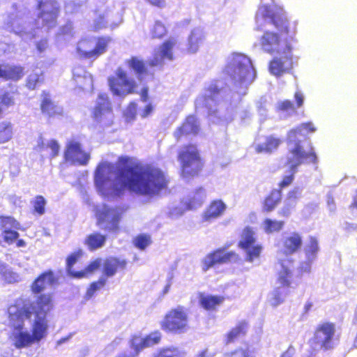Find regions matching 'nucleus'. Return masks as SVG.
<instances>
[{
  "mask_svg": "<svg viewBox=\"0 0 357 357\" xmlns=\"http://www.w3.org/2000/svg\"><path fill=\"white\" fill-rule=\"evenodd\" d=\"M327 206L331 213H335L336 211V204L333 197L331 194L327 195Z\"/></svg>",
  "mask_w": 357,
  "mask_h": 357,
  "instance_id": "62",
  "label": "nucleus"
},
{
  "mask_svg": "<svg viewBox=\"0 0 357 357\" xmlns=\"http://www.w3.org/2000/svg\"><path fill=\"white\" fill-rule=\"evenodd\" d=\"M38 11L35 24L27 21L28 9L22 4H13L4 18L3 28L19 36L24 41L31 40L39 35L40 29L45 31L54 27L60 13V4L56 0H35Z\"/></svg>",
  "mask_w": 357,
  "mask_h": 357,
  "instance_id": "4",
  "label": "nucleus"
},
{
  "mask_svg": "<svg viewBox=\"0 0 357 357\" xmlns=\"http://www.w3.org/2000/svg\"><path fill=\"white\" fill-rule=\"evenodd\" d=\"M82 6L80 1H68L66 2L64 10L66 13L73 14L79 12Z\"/></svg>",
  "mask_w": 357,
  "mask_h": 357,
  "instance_id": "50",
  "label": "nucleus"
},
{
  "mask_svg": "<svg viewBox=\"0 0 357 357\" xmlns=\"http://www.w3.org/2000/svg\"><path fill=\"white\" fill-rule=\"evenodd\" d=\"M260 46L264 52L280 54L270 63L269 70L271 74L280 76L292 68L291 46L288 39L282 43L277 33L266 31L260 38Z\"/></svg>",
  "mask_w": 357,
  "mask_h": 357,
  "instance_id": "6",
  "label": "nucleus"
},
{
  "mask_svg": "<svg viewBox=\"0 0 357 357\" xmlns=\"http://www.w3.org/2000/svg\"><path fill=\"white\" fill-rule=\"evenodd\" d=\"M315 347L324 351L331 350L338 344L335 335V326L333 323L324 322L318 325L313 338Z\"/></svg>",
  "mask_w": 357,
  "mask_h": 357,
  "instance_id": "11",
  "label": "nucleus"
},
{
  "mask_svg": "<svg viewBox=\"0 0 357 357\" xmlns=\"http://www.w3.org/2000/svg\"><path fill=\"white\" fill-rule=\"evenodd\" d=\"M199 129V123L193 115L188 116L183 125L175 132L174 136L178 139L183 135L197 134Z\"/></svg>",
  "mask_w": 357,
  "mask_h": 357,
  "instance_id": "23",
  "label": "nucleus"
},
{
  "mask_svg": "<svg viewBox=\"0 0 357 357\" xmlns=\"http://www.w3.org/2000/svg\"><path fill=\"white\" fill-rule=\"evenodd\" d=\"M153 357H184V353L177 347H170L157 351Z\"/></svg>",
  "mask_w": 357,
  "mask_h": 357,
  "instance_id": "39",
  "label": "nucleus"
},
{
  "mask_svg": "<svg viewBox=\"0 0 357 357\" xmlns=\"http://www.w3.org/2000/svg\"><path fill=\"white\" fill-rule=\"evenodd\" d=\"M283 221L273 220L271 219H266L263 223L264 230L267 234H271L280 231L284 227Z\"/></svg>",
  "mask_w": 357,
  "mask_h": 357,
  "instance_id": "43",
  "label": "nucleus"
},
{
  "mask_svg": "<svg viewBox=\"0 0 357 357\" xmlns=\"http://www.w3.org/2000/svg\"><path fill=\"white\" fill-rule=\"evenodd\" d=\"M185 210L182 207H174L170 209L169 216L172 218H176L184 213Z\"/></svg>",
  "mask_w": 357,
  "mask_h": 357,
  "instance_id": "61",
  "label": "nucleus"
},
{
  "mask_svg": "<svg viewBox=\"0 0 357 357\" xmlns=\"http://www.w3.org/2000/svg\"><path fill=\"white\" fill-rule=\"evenodd\" d=\"M38 147L40 150H43L46 148H50L52 151L51 155L52 158L56 156L59 151V145L56 141L51 139L45 144L42 137H39L38 140Z\"/></svg>",
  "mask_w": 357,
  "mask_h": 357,
  "instance_id": "44",
  "label": "nucleus"
},
{
  "mask_svg": "<svg viewBox=\"0 0 357 357\" xmlns=\"http://www.w3.org/2000/svg\"><path fill=\"white\" fill-rule=\"evenodd\" d=\"M176 42V39L174 38H171L164 42L157 50H155L153 57L149 61V65L151 67H156L163 65L165 61H172L174 59L172 49Z\"/></svg>",
  "mask_w": 357,
  "mask_h": 357,
  "instance_id": "18",
  "label": "nucleus"
},
{
  "mask_svg": "<svg viewBox=\"0 0 357 357\" xmlns=\"http://www.w3.org/2000/svg\"><path fill=\"white\" fill-rule=\"evenodd\" d=\"M110 41L109 37L82 39L77 44V50L79 54L85 59H96L106 52Z\"/></svg>",
  "mask_w": 357,
  "mask_h": 357,
  "instance_id": "10",
  "label": "nucleus"
},
{
  "mask_svg": "<svg viewBox=\"0 0 357 357\" xmlns=\"http://www.w3.org/2000/svg\"><path fill=\"white\" fill-rule=\"evenodd\" d=\"M302 243V237L296 232L284 234L282 238V248L286 255L296 252L301 248Z\"/></svg>",
  "mask_w": 357,
  "mask_h": 357,
  "instance_id": "20",
  "label": "nucleus"
},
{
  "mask_svg": "<svg viewBox=\"0 0 357 357\" xmlns=\"http://www.w3.org/2000/svg\"><path fill=\"white\" fill-rule=\"evenodd\" d=\"M289 293V289L287 287L277 285L268 294V302L273 307H277L284 301Z\"/></svg>",
  "mask_w": 357,
  "mask_h": 357,
  "instance_id": "33",
  "label": "nucleus"
},
{
  "mask_svg": "<svg viewBox=\"0 0 357 357\" xmlns=\"http://www.w3.org/2000/svg\"><path fill=\"white\" fill-rule=\"evenodd\" d=\"M107 22L105 21L104 17L99 16L94 20V29L96 30L101 29L106 26Z\"/></svg>",
  "mask_w": 357,
  "mask_h": 357,
  "instance_id": "64",
  "label": "nucleus"
},
{
  "mask_svg": "<svg viewBox=\"0 0 357 357\" xmlns=\"http://www.w3.org/2000/svg\"><path fill=\"white\" fill-rule=\"evenodd\" d=\"M226 209L225 204L221 200L213 202L205 213L204 218L209 220L220 216Z\"/></svg>",
  "mask_w": 357,
  "mask_h": 357,
  "instance_id": "35",
  "label": "nucleus"
},
{
  "mask_svg": "<svg viewBox=\"0 0 357 357\" xmlns=\"http://www.w3.org/2000/svg\"><path fill=\"white\" fill-rule=\"evenodd\" d=\"M302 193V188L299 187L294 188L288 193L287 200L295 204L296 200L299 198Z\"/></svg>",
  "mask_w": 357,
  "mask_h": 357,
  "instance_id": "57",
  "label": "nucleus"
},
{
  "mask_svg": "<svg viewBox=\"0 0 357 357\" xmlns=\"http://www.w3.org/2000/svg\"><path fill=\"white\" fill-rule=\"evenodd\" d=\"M40 109L42 113L49 117L62 116L63 112V107L53 102L50 93L46 91L42 93Z\"/></svg>",
  "mask_w": 357,
  "mask_h": 357,
  "instance_id": "21",
  "label": "nucleus"
},
{
  "mask_svg": "<svg viewBox=\"0 0 357 357\" xmlns=\"http://www.w3.org/2000/svg\"><path fill=\"white\" fill-rule=\"evenodd\" d=\"M13 136L12 125L8 121L0 123V144L8 142Z\"/></svg>",
  "mask_w": 357,
  "mask_h": 357,
  "instance_id": "42",
  "label": "nucleus"
},
{
  "mask_svg": "<svg viewBox=\"0 0 357 357\" xmlns=\"http://www.w3.org/2000/svg\"><path fill=\"white\" fill-rule=\"evenodd\" d=\"M46 203L47 202L43 196H36L34 200L32 202L34 211L39 215H43L45 212Z\"/></svg>",
  "mask_w": 357,
  "mask_h": 357,
  "instance_id": "47",
  "label": "nucleus"
},
{
  "mask_svg": "<svg viewBox=\"0 0 357 357\" xmlns=\"http://www.w3.org/2000/svg\"><path fill=\"white\" fill-rule=\"evenodd\" d=\"M204 39V31L201 28H195L192 30L188 39V52L190 54L196 53Z\"/></svg>",
  "mask_w": 357,
  "mask_h": 357,
  "instance_id": "28",
  "label": "nucleus"
},
{
  "mask_svg": "<svg viewBox=\"0 0 357 357\" xmlns=\"http://www.w3.org/2000/svg\"><path fill=\"white\" fill-rule=\"evenodd\" d=\"M178 160L181 165L182 176L185 178L197 175L202 167L198 151L192 145L183 147L181 150Z\"/></svg>",
  "mask_w": 357,
  "mask_h": 357,
  "instance_id": "8",
  "label": "nucleus"
},
{
  "mask_svg": "<svg viewBox=\"0 0 357 357\" xmlns=\"http://www.w3.org/2000/svg\"><path fill=\"white\" fill-rule=\"evenodd\" d=\"M93 118L102 126H109L111 124L112 112L107 94L100 93L98 95L96 105L93 112Z\"/></svg>",
  "mask_w": 357,
  "mask_h": 357,
  "instance_id": "16",
  "label": "nucleus"
},
{
  "mask_svg": "<svg viewBox=\"0 0 357 357\" xmlns=\"http://www.w3.org/2000/svg\"><path fill=\"white\" fill-rule=\"evenodd\" d=\"M51 307L49 295H41L33 305L18 299L8 307L9 323L13 328L10 339L17 349L29 347L45 336L47 330L46 316Z\"/></svg>",
  "mask_w": 357,
  "mask_h": 357,
  "instance_id": "3",
  "label": "nucleus"
},
{
  "mask_svg": "<svg viewBox=\"0 0 357 357\" xmlns=\"http://www.w3.org/2000/svg\"><path fill=\"white\" fill-rule=\"evenodd\" d=\"M137 112V104L135 102H131L128 105L125 115L128 120H132L134 119L135 114Z\"/></svg>",
  "mask_w": 357,
  "mask_h": 357,
  "instance_id": "59",
  "label": "nucleus"
},
{
  "mask_svg": "<svg viewBox=\"0 0 357 357\" xmlns=\"http://www.w3.org/2000/svg\"><path fill=\"white\" fill-rule=\"evenodd\" d=\"M129 158L121 156L119 165L102 162L95 172L98 191L108 199L122 196L126 190L140 195L153 196L167 187L164 173L150 166L130 165Z\"/></svg>",
  "mask_w": 357,
  "mask_h": 357,
  "instance_id": "1",
  "label": "nucleus"
},
{
  "mask_svg": "<svg viewBox=\"0 0 357 357\" xmlns=\"http://www.w3.org/2000/svg\"><path fill=\"white\" fill-rule=\"evenodd\" d=\"M43 81V73L40 70L34 72L27 77L26 86L30 89H34Z\"/></svg>",
  "mask_w": 357,
  "mask_h": 357,
  "instance_id": "46",
  "label": "nucleus"
},
{
  "mask_svg": "<svg viewBox=\"0 0 357 357\" xmlns=\"http://www.w3.org/2000/svg\"><path fill=\"white\" fill-rule=\"evenodd\" d=\"M0 227L3 230L20 229V224L12 217L1 216L0 217Z\"/></svg>",
  "mask_w": 357,
  "mask_h": 357,
  "instance_id": "45",
  "label": "nucleus"
},
{
  "mask_svg": "<svg viewBox=\"0 0 357 357\" xmlns=\"http://www.w3.org/2000/svg\"><path fill=\"white\" fill-rule=\"evenodd\" d=\"M268 102L266 98V97H261L259 100L257 102V108L258 110V112L261 116H266L267 113V106H268Z\"/></svg>",
  "mask_w": 357,
  "mask_h": 357,
  "instance_id": "55",
  "label": "nucleus"
},
{
  "mask_svg": "<svg viewBox=\"0 0 357 357\" xmlns=\"http://www.w3.org/2000/svg\"><path fill=\"white\" fill-rule=\"evenodd\" d=\"M205 198V190L203 188H199L185 198L183 202L186 206L187 209H193L200 206L204 202Z\"/></svg>",
  "mask_w": 357,
  "mask_h": 357,
  "instance_id": "25",
  "label": "nucleus"
},
{
  "mask_svg": "<svg viewBox=\"0 0 357 357\" xmlns=\"http://www.w3.org/2000/svg\"><path fill=\"white\" fill-rule=\"evenodd\" d=\"M280 266L277 285L286 287L289 289L292 278V262L289 260H280Z\"/></svg>",
  "mask_w": 357,
  "mask_h": 357,
  "instance_id": "22",
  "label": "nucleus"
},
{
  "mask_svg": "<svg viewBox=\"0 0 357 357\" xmlns=\"http://www.w3.org/2000/svg\"><path fill=\"white\" fill-rule=\"evenodd\" d=\"M123 211L119 208H110L103 205L97 211L99 226L109 232H116L119 229V222Z\"/></svg>",
  "mask_w": 357,
  "mask_h": 357,
  "instance_id": "12",
  "label": "nucleus"
},
{
  "mask_svg": "<svg viewBox=\"0 0 357 357\" xmlns=\"http://www.w3.org/2000/svg\"><path fill=\"white\" fill-rule=\"evenodd\" d=\"M295 204L289 202V200H286L284 206L279 211V214L284 217H289L291 213L292 209L294 208Z\"/></svg>",
  "mask_w": 357,
  "mask_h": 357,
  "instance_id": "56",
  "label": "nucleus"
},
{
  "mask_svg": "<svg viewBox=\"0 0 357 357\" xmlns=\"http://www.w3.org/2000/svg\"><path fill=\"white\" fill-rule=\"evenodd\" d=\"M249 328L248 322L245 320L239 321L226 336V343L234 342L239 337L244 336Z\"/></svg>",
  "mask_w": 357,
  "mask_h": 357,
  "instance_id": "30",
  "label": "nucleus"
},
{
  "mask_svg": "<svg viewBox=\"0 0 357 357\" xmlns=\"http://www.w3.org/2000/svg\"><path fill=\"white\" fill-rule=\"evenodd\" d=\"M276 108L278 110L287 112H294L295 111L294 104L290 100H287L278 102Z\"/></svg>",
  "mask_w": 357,
  "mask_h": 357,
  "instance_id": "54",
  "label": "nucleus"
},
{
  "mask_svg": "<svg viewBox=\"0 0 357 357\" xmlns=\"http://www.w3.org/2000/svg\"><path fill=\"white\" fill-rule=\"evenodd\" d=\"M316 128L310 122L304 123L296 128L291 130L288 134L287 165H289L291 174L285 176L280 183V188L290 185L294 180V174L297 168L302 164L318 162V158L312 149L306 151L303 149L302 142L305 139L307 132H314Z\"/></svg>",
  "mask_w": 357,
  "mask_h": 357,
  "instance_id": "5",
  "label": "nucleus"
},
{
  "mask_svg": "<svg viewBox=\"0 0 357 357\" xmlns=\"http://www.w3.org/2000/svg\"><path fill=\"white\" fill-rule=\"evenodd\" d=\"M256 241L255 232L249 227H245L241 234L239 241V247L245 252V259L248 262H253L259 259L262 250V247L259 244H255Z\"/></svg>",
  "mask_w": 357,
  "mask_h": 357,
  "instance_id": "14",
  "label": "nucleus"
},
{
  "mask_svg": "<svg viewBox=\"0 0 357 357\" xmlns=\"http://www.w3.org/2000/svg\"><path fill=\"white\" fill-rule=\"evenodd\" d=\"M160 339L161 333L159 331L151 333L145 337L134 335L129 342L132 351H123L116 357H137L144 349L159 343Z\"/></svg>",
  "mask_w": 357,
  "mask_h": 357,
  "instance_id": "13",
  "label": "nucleus"
},
{
  "mask_svg": "<svg viewBox=\"0 0 357 357\" xmlns=\"http://www.w3.org/2000/svg\"><path fill=\"white\" fill-rule=\"evenodd\" d=\"M225 72L229 77L234 91L231 92L222 81L213 80L205 86L202 95L197 98L195 106L206 108L209 116L228 121L231 118L233 106L247 93L256 71L249 57L234 54L228 58Z\"/></svg>",
  "mask_w": 357,
  "mask_h": 357,
  "instance_id": "2",
  "label": "nucleus"
},
{
  "mask_svg": "<svg viewBox=\"0 0 357 357\" xmlns=\"http://www.w3.org/2000/svg\"><path fill=\"white\" fill-rule=\"evenodd\" d=\"M64 157L68 162L73 165H86L90 154L85 152L79 142L72 140L66 145Z\"/></svg>",
  "mask_w": 357,
  "mask_h": 357,
  "instance_id": "17",
  "label": "nucleus"
},
{
  "mask_svg": "<svg viewBox=\"0 0 357 357\" xmlns=\"http://www.w3.org/2000/svg\"><path fill=\"white\" fill-rule=\"evenodd\" d=\"M55 281L56 280L52 271L45 272L35 280L31 286L32 291L35 294L40 293L44 289L51 287Z\"/></svg>",
  "mask_w": 357,
  "mask_h": 357,
  "instance_id": "24",
  "label": "nucleus"
},
{
  "mask_svg": "<svg viewBox=\"0 0 357 357\" xmlns=\"http://www.w3.org/2000/svg\"><path fill=\"white\" fill-rule=\"evenodd\" d=\"M280 143L279 139L271 136L268 137L264 142L257 144L255 149L259 153H271L278 149Z\"/></svg>",
  "mask_w": 357,
  "mask_h": 357,
  "instance_id": "36",
  "label": "nucleus"
},
{
  "mask_svg": "<svg viewBox=\"0 0 357 357\" xmlns=\"http://www.w3.org/2000/svg\"><path fill=\"white\" fill-rule=\"evenodd\" d=\"M281 197V191L280 190H273L265 199L264 209L268 212L273 211L280 203Z\"/></svg>",
  "mask_w": 357,
  "mask_h": 357,
  "instance_id": "37",
  "label": "nucleus"
},
{
  "mask_svg": "<svg viewBox=\"0 0 357 357\" xmlns=\"http://www.w3.org/2000/svg\"><path fill=\"white\" fill-rule=\"evenodd\" d=\"M224 301V297L200 293L199 302L200 305L206 310H215Z\"/></svg>",
  "mask_w": 357,
  "mask_h": 357,
  "instance_id": "26",
  "label": "nucleus"
},
{
  "mask_svg": "<svg viewBox=\"0 0 357 357\" xmlns=\"http://www.w3.org/2000/svg\"><path fill=\"white\" fill-rule=\"evenodd\" d=\"M255 20L257 29L263 30L266 25H273L281 32L289 33L287 16L283 9L276 5L267 3L259 6Z\"/></svg>",
  "mask_w": 357,
  "mask_h": 357,
  "instance_id": "7",
  "label": "nucleus"
},
{
  "mask_svg": "<svg viewBox=\"0 0 357 357\" xmlns=\"http://www.w3.org/2000/svg\"><path fill=\"white\" fill-rule=\"evenodd\" d=\"M78 259L77 254H72L70 255L66 260V266H67V272L68 275L76 278H82L85 277L84 271H74L73 270V265L76 263Z\"/></svg>",
  "mask_w": 357,
  "mask_h": 357,
  "instance_id": "41",
  "label": "nucleus"
},
{
  "mask_svg": "<svg viewBox=\"0 0 357 357\" xmlns=\"http://www.w3.org/2000/svg\"><path fill=\"white\" fill-rule=\"evenodd\" d=\"M101 262L102 260L100 259H97L89 264L87 267L82 271L85 272V277L88 273H91L94 271L97 270L101 266Z\"/></svg>",
  "mask_w": 357,
  "mask_h": 357,
  "instance_id": "58",
  "label": "nucleus"
},
{
  "mask_svg": "<svg viewBox=\"0 0 357 357\" xmlns=\"http://www.w3.org/2000/svg\"><path fill=\"white\" fill-rule=\"evenodd\" d=\"M162 328L174 334H181L188 331V316L183 307L178 306L171 310L161 324Z\"/></svg>",
  "mask_w": 357,
  "mask_h": 357,
  "instance_id": "9",
  "label": "nucleus"
},
{
  "mask_svg": "<svg viewBox=\"0 0 357 357\" xmlns=\"http://www.w3.org/2000/svg\"><path fill=\"white\" fill-rule=\"evenodd\" d=\"M24 75V69L21 66H0V77L5 79L18 80Z\"/></svg>",
  "mask_w": 357,
  "mask_h": 357,
  "instance_id": "32",
  "label": "nucleus"
},
{
  "mask_svg": "<svg viewBox=\"0 0 357 357\" xmlns=\"http://www.w3.org/2000/svg\"><path fill=\"white\" fill-rule=\"evenodd\" d=\"M149 243L150 238L146 235H139L134 240L135 245L140 250H144Z\"/></svg>",
  "mask_w": 357,
  "mask_h": 357,
  "instance_id": "51",
  "label": "nucleus"
},
{
  "mask_svg": "<svg viewBox=\"0 0 357 357\" xmlns=\"http://www.w3.org/2000/svg\"><path fill=\"white\" fill-rule=\"evenodd\" d=\"M231 357H251V355L248 349H240L234 351Z\"/></svg>",
  "mask_w": 357,
  "mask_h": 357,
  "instance_id": "63",
  "label": "nucleus"
},
{
  "mask_svg": "<svg viewBox=\"0 0 357 357\" xmlns=\"http://www.w3.org/2000/svg\"><path fill=\"white\" fill-rule=\"evenodd\" d=\"M75 81L81 88L92 87L93 79L90 73L81 67L75 68L73 70Z\"/></svg>",
  "mask_w": 357,
  "mask_h": 357,
  "instance_id": "29",
  "label": "nucleus"
},
{
  "mask_svg": "<svg viewBox=\"0 0 357 357\" xmlns=\"http://www.w3.org/2000/svg\"><path fill=\"white\" fill-rule=\"evenodd\" d=\"M106 239V236L96 232L88 235L84 242L88 249L93 251L103 247Z\"/></svg>",
  "mask_w": 357,
  "mask_h": 357,
  "instance_id": "34",
  "label": "nucleus"
},
{
  "mask_svg": "<svg viewBox=\"0 0 357 357\" xmlns=\"http://www.w3.org/2000/svg\"><path fill=\"white\" fill-rule=\"evenodd\" d=\"M129 67L134 70L135 74L139 78L141 75L146 73V68L144 62L138 57H132L128 61Z\"/></svg>",
  "mask_w": 357,
  "mask_h": 357,
  "instance_id": "40",
  "label": "nucleus"
},
{
  "mask_svg": "<svg viewBox=\"0 0 357 357\" xmlns=\"http://www.w3.org/2000/svg\"><path fill=\"white\" fill-rule=\"evenodd\" d=\"M319 250L318 241L315 237L310 238V243L305 247V257L309 261H314Z\"/></svg>",
  "mask_w": 357,
  "mask_h": 357,
  "instance_id": "38",
  "label": "nucleus"
},
{
  "mask_svg": "<svg viewBox=\"0 0 357 357\" xmlns=\"http://www.w3.org/2000/svg\"><path fill=\"white\" fill-rule=\"evenodd\" d=\"M109 85L113 94L125 97L126 96L134 93L135 82L127 77L126 73L121 69H118L116 77L109 78Z\"/></svg>",
  "mask_w": 357,
  "mask_h": 357,
  "instance_id": "15",
  "label": "nucleus"
},
{
  "mask_svg": "<svg viewBox=\"0 0 357 357\" xmlns=\"http://www.w3.org/2000/svg\"><path fill=\"white\" fill-rule=\"evenodd\" d=\"M236 259V255L234 252H226L225 249H218L204 257L202 261V270L206 272L215 264L226 263Z\"/></svg>",
  "mask_w": 357,
  "mask_h": 357,
  "instance_id": "19",
  "label": "nucleus"
},
{
  "mask_svg": "<svg viewBox=\"0 0 357 357\" xmlns=\"http://www.w3.org/2000/svg\"><path fill=\"white\" fill-rule=\"evenodd\" d=\"M100 289L101 287L96 282L91 283L90 287L87 289L85 298L87 300L91 298L96 293V291Z\"/></svg>",
  "mask_w": 357,
  "mask_h": 357,
  "instance_id": "60",
  "label": "nucleus"
},
{
  "mask_svg": "<svg viewBox=\"0 0 357 357\" xmlns=\"http://www.w3.org/2000/svg\"><path fill=\"white\" fill-rule=\"evenodd\" d=\"M167 33L165 25L160 21H156L153 28L151 29L152 38H161Z\"/></svg>",
  "mask_w": 357,
  "mask_h": 357,
  "instance_id": "49",
  "label": "nucleus"
},
{
  "mask_svg": "<svg viewBox=\"0 0 357 357\" xmlns=\"http://www.w3.org/2000/svg\"><path fill=\"white\" fill-rule=\"evenodd\" d=\"M73 30L72 23L68 22L64 26H61L59 29V32L56 33V38L58 40H60L61 37H64V40H66V37H69L71 35V32Z\"/></svg>",
  "mask_w": 357,
  "mask_h": 357,
  "instance_id": "53",
  "label": "nucleus"
},
{
  "mask_svg": "<svg viewBox=\"0 0 357 357\" xmlns=\"http://www.w3.org/2000/svg\"><path fill=\"white\" fill-rule=\"evenodd\" d=\"M126 262L116 258L110 257L105 259L102 264V273L107 277H113L118 268H125Z\"/></svg>",
  "mask_w": 357,
  "mask_h": 357,
  "instance_id": "27",
  "label": "nucleus"
},
{
  "mask_svg": "<svg viewBox=\"0 0 357 357\" xmlns=\"http://www.w3.org/2000/svg\"><path fill=\"white\" fill-rule=\"evenodd\" d=\"M0 279L8 284L19 282L21 280L18 273L14 272L10 266L0 260Z\"/></svg>",
  "mask_w": 357,
  "mask_h": 357,
  "instance_id": "31",
  "label": "nucleus"
},
{
  "mask_svg": "<svg viewBox=\"0 0 357 357\" xmlns=\"http://www.w3.org/2000/svg\"><path fill=\"white\" fill-rule=\"evenodd\" d=\"M14 103L13 93L6 91L0 96V109H1V111L13 105Z\"/></svg>",
  "mask_w": 357,
  "mask_h": 357,
  "instance_id": "48",
  "label": "nucleus"
},
{
  "mask_svg": "<svg viewBox=\"0 0 357 357\" xmlns=\"http://www.w3.org/2000/svg\"><path fill=\"white\" fill-rule=\"evenodd\" d=\"M19 233L14 230V229L3 231V240L8 244L13 243L19 237Z\"/></svg>",
  "mask_w": 357,
  "mask_h": 357,
  "instance_id": "52",
  "label": "nucleus"
}]
</instances>
